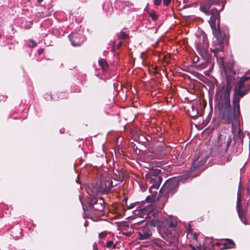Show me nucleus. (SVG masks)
I'll return each mask as SVG.
<instances>
[{
	"instance_id": "f257e3e1",
	"label": "nucleus",
	"mask_w": 250,
	"mask_h": 250,
	"mask_svg": "<svg viewBox=\"0 0 250 250\" xmlns=\"http://www.w3.org/2000/svg\"><path fill=\"white\" fill-rule=\"evenodd\" d=\"M227 0H205L200 4V10L207 15H210L208 21L212 29L214 37L210 52L214 53L217 60L223 62V56L220 53L223 52L224 44L227 41V35L219 29H216L217 21L220 18V12L224 8Z\"/></svg>"
},
{
	"instance_id": "f03ea898",
	"label": "nucleus",
	"mask_w": 250,
	"mask_h": 250,
	"mask_svg": "<svg viewBox=\"0 0 250 250\" xmlns=\"http://www.w3.org/2000/svg\"><path fill=\"white\" fill-rule=\"evenodd\" d=\"M226 78V84L221 86V95L218 103V107L220 110L224 109V116H226L228 124H231L233 133L237 132L240 136V119H241L240 106L233 104V110H231L230 104V94L232 86L235 80L234 72H224Z\"/></svg>"
},
{
	"instance_id": "7ed1b4c3",
	"label": "nucleus",
	"mask_w": 250,
	"mask_h": 250,
	"mask_svg": "<svg viewBox=\"0 0 250 250\" xmlns=\"http://www.w3.org/2000/svg\"><path fill=\"white\" fill-rule=\"evenodd\" d=\"M137 211L138 214L142 215L144 218H150L151 216L155 217L157 215L160 218L159 233L164 238L172 239L175 237V233L173 231V229L177 225L176 219L169 216L168 218L163 216L161 212L156 211L151 204L141 207Z\"/></svg>"
},
{
	"instance_id": "20e7f679",
	"label": "nucleus",
	"mask_w": 250,
	"mask_h": 250,
	"mask_svg": "<svg viewBox=\"0 0 250 250\" xmlns=\"http://www.w3.org/2000/svg\"><path fill=\"white\" fill-rule=\"evenodd\" d=\"M161 170L159 169H155L150 170L145 176L146 182L150 185L149 188L150 195L146 196V200L148 203H151L155 201L158 194V190L162 181V177L161 175Z\"/></svg>"
},
{
	"instance_id": "39448f33",
	"label": "nucleus",
	"mask_w": 250,
	"mask_h": 250,
	"mask_svg": "<svg viewBox=\"0 0 250 250\" xmlns=\"http://www.w3.org/2000/svg\"><path fill=\"white\" fill-rule=\"evenodd\" d=\"M179 185L178 179L174 177L167 180L159 190V201L162 203L159 205V208H163L165 203L169 197L172 196L177 190Z\"/></svg>"
},
{
	"instance_id": "423d86ee",
	"label": "nucleus",
	"mask_w": 250,
	"mask_h": 250,
	"mask_svg": "<svg viewBox=\"0 0 250 250\" xmlns=\"http://www.w3.org/2000/svg\"><path fill=\"white\" fill-rule=\"evenodd\" d=\"M199 158V157L197 156V158L193 161L189 172L188 173V175H183V177H184L185 179L189 177H196L204 170L203 166L208 159V157L206 156L204 158L202 157L200 161H198Z\"/></svg>"
},
{
	"instance_id": "0eeeda50",
	"label": "nucleus",
	"mask_w": 250,
	"mask_h": 250,
	"mask_svg": "<svg viewBox=\"0 0 250 250\" xmlns=\"http://www.w3.org/2000/svg\"><path fill=\"white\" fill-rule=\"evenodd\" d=\"M68 38L71 44L74 46H80L85 40V36L83 35V31L81 27L76 28L69 35Z\"/></svg>"
},
{
	"instance_id": "6e6552de",
	"label": "nucleus",
	"mask_w": 250,
	"mask_h": 250,
	"mask_svg": "<svg viewBox=\"0 0 250 250\" xmlns=\"http://www.w3.org/2000/svg\"><path fill=\"white\" fill-rule=\"evenodd\" d=\"M89 210L95 215H101L104 208V201L101 199L92 198L89 202Z\"/></svg>"
},
{
	"instance_id": "1a4fd4ad",
	"label": "nucleus",
	"mask_w": 250,
	"mask_h": 250,
	"mask_svg": "<svg viewBox=\"0 0 250 250\" xmlns=\"http://www.w3.org/2000/svg\"><path fill=\"white\" fill-rule=\"evenodd\" d=\"M196 48L201 56H206L208 53V42L206 35L200 36L196 41Z\"/></svg>"
},
{
	"instance_id": "9d476101",
	"label": "nucleus",
	"mask_w": 250,
	"mask_h": 250,
	"mask_svg": "<svg viewBox=\"0 0 250 250\" xmlns=\"http://www.w3.org/2000/svg\"><path fill=\"white\" fill-rule=\"evenodd\" d=\"M113 181L109 177L102 178L97 188L99 193H107L111 191Z\"/></svg>"
},
{
	"instance_id": "9b49d317",
	"label": "nucleus",
	"mask_w": 250,
	"mask_h": 250,
	"mask_svg": "<svg viewBox=\"0 0 250 250\" xmlns=\"http://www.w3.org/2000/svg\"><path fill=\"white\" fill-rule=\"evenodd\" d=\"M142 227H139V229L137 232L139 235V239L141 240H145L148 239L151 236V231L148 225H144L142 224Z\"/></svg>"
},
{
	"instance_id": "f8f14e48",
	"label": "nucleus",
	"mask_w": 250,
	"mask_h": 250,
	"mask_svg": "<svg viewBox=\"0 0 250 250\" xmlns=\"http://www.w3.org/2000/svg\"><path fill=\"white\" fill-rule=\"evenodd\" d=\"M247 94V92L242 89H234L232 98L233 104L236 105V106H240L239 100L244 96Z\"/></svg>"
},
{
	"instance_id": "ddd939ff",
	"label": "nucleus",
	"mask_w": 250,
	"mask_h": 250,
	"mask_svg": "<svg viewBox=\"0 0 250 250\" xmlns=\"http://www.w3.org/2000/svg\"><path fill=\"white\" fill-rule=\"evenodd\" d=\"M156 217L155 219L151 220L149 221H144V220L141 221L139 223H142V224L145 223V225H148L149 228L151 229L152 227H157L159 230L160 227V218L157 215H156Z\"/></svg>"
},
{
	"instance_id": "4468645a",
	"label": "nucleus",
	"mask_w": 250,
	"mask_h": 250,
	"mask_svg": "<svg viewBox=\"0 0 250 250\" xmlns=\"http://www.w3.org/2000/svg\"><path fill=\"white\" fill-rule=\"evenodd\" d=\"M11 235L15 239L21 238L22 237L21 229L19 226L12 228L11 230Z\"/></svg>"
},
{
	"instance_id": "2eb2a0df",
	"label": "nucleus",
	"mask_w": 250,
	"mask_h": 250,
	"mask_svg": "<svg viewBox=\"0 0 250 250\" xmlns=\"http://www.w3.org/2000/svg\"><path fill=\"white\" fill-rule=\"evenodd\" d=\"M98 62L100 68L102 70L103 75H105L107 73L108 68V64L107 61L104 59H101L99 60Z\"/></svg>"
},
{
	"instance_id": "dca6fc26",
	"label": "nucleus",
	"mask_w": 250,
	"mask_h": 250,
	"mask_svg": "<svg viewBox=\"0 0 250 250\" xmlns=\"http://www.w3.org/2000/svg\"><path fill=\"white\" fill-rule=\"evenodd\" d=\"M86 191L90 196H92L95 193H98V191L97 188L94 187L93 185L87 184L85 186Z\"/></svg>"
},
{
	"instance_id": "f3484780",
	"label": "nucleus",
	"mask_w": 250,
	"mask_h": 250,
	"mask_svg": "<svg viewBox=\"0 0 250 250\" xmlns=\"http://www.w3.org/2000/svg\"><path fill=\"white\" fill-rule=\"evenodd\" d=\"M103 10L107 14H111L113 11L112 4L109 0L105 1L103 4Z\"/></svg>"
},
{
	"instance_id": "a211bd4d",
	"label": "nucleus",
	"mask_w": 250,
	"mask_h": 250,
	"mask_svg": "<svg viewBox=\"0 0 250 250\" xmlns=\"http://www.w3.org/2000/svg\"><path fill=\"white\" fill-rule=\"evenodd\" d=\"M125 177V174L123 171L119 172V174L117 175L115 174L113 175L112 179H113L115 181L117 182H122Z\"/></svg>"
},
{
	"instance_id": "6ab92c4d",
	"label": "nucleus",
	"mask_w": 250,
	"mask_h": 250,
	"mask_svg": "<svg viewBox=\"0 0 250 250\" xmlns=\"http://www.w3.org/2000/svg\"><path fill=\"white\" fill-rule=\"evenodd\" d=\"M237 212L238 213L239 219L241 220L242 222H244L243 218L246 217H245L246 213V211L243 209H239V210H237Z\"/></svg>"
},
{
	"instance_id": "aec40b11",
	"label": "nucleus",
	"mask_w": 250,
	"mask_h": 250,
	"mask_svg": "<svg viewBox=\"0 0 250 250\" xmlns=\"http://www.w3.org/2000/svg\"><path fill=\"white\" fill-rule=\"evenodd\" d=\"M234 245L235 244L232 240L229 239L227 243L224 244V247L225 249H229L232 248Z\"/></svg>"
},
{
	"instance_id": "412c9836",
	"label": "nucleus",
	"mask_w": 250,
	"mask_h": 250,
	"mask_svg": "<svg viewBox=\"0 0 250 250\" xmlns=\"http://www.w3.org/2000/svg\"><path fill=\"white\" fill-rule=\"evenodd\" d=\"M245 82L242 78V77L239 80V82L238 83V86L236 87L234 89H242V88L244 87V83Z\"/></svg>"
},
{
	"instance_id": "4be33fe9",
	"label": "nucleus",
	"mask_w": 250,
	"mask_h": 250,
	"mask_svg": "<svg viewBox=\"0 0 250 250\" xmlns=\"http://www.w3.org/2000/svg\"><path fill=\"white\" fill-rule=\"evenodd\" d=\"M125 4V7L126 6H127V7H130L132 5H133V3H132L130 1H119L118 2H117V4Z\"/></svg>"
},
{
	"instance_id": "5701e85b",
	"label": "nucleus",
	"mask_w": 250,
	"mask_h": 250,
	"mask_svg": "<svg viewBox=\"0 0 250 250\" xmlns=\"http://www.w3.org/2000/svg\"><path fill=\"white\" fill-rule=\"evenodd\" d=\"M242 209L241 205V199L240 196L239 195V192L237 194V200L236 202V210H239V209Z\"/></svg>"
},
{
	"instance_id": "b1692460",
	"label": "nucleus",
	"mask_w": 250,
	"mask_h": 250,
	"mask_svg": "<svg viewBox=\"0 0 250 250\" xmlns=\"http://www.w3.org/2000/svg\"><path fill=\"white\" fill-rule=\"evenodd\" d=\"M128 35L126 33V32L124 31H121L118 34V37L121 39H127Z\"/></svg>"
},
{
	"instance_id": "393cba45",
	"label": "nucleus",
	"mask_w": 250,
	"mask_h": 250,
	"mask_svg": "<svg viewBox=\"0 0 250 250\" xmlns=\"http://www.w3.org/2000/svg\"><path fill=\"white\" fill-rule=\"evenodd\" d=\"M231 142V136H229L227 138H226V148L225 149V152H226L228 149L229 148L230 144Z\"/></svg>"
},
{
	"instance_id": "a878e982",
	"label": "nucleus",
	"mask_w": 250,
	"mask_h": 250,
	"mask_svg": "<svg viewBox=\"0 0 250 250\" xmlns=\"http://www.w3.org/2000/svg\"><path fill=\"white\" fill-rule=\"evenodd\" d=\"M119 0H116L115 2V7L116 9L119 10H122L123 9H124L125 8V4H117V2Z\"/></svg>"
},
{
	"instance_id": "bb28decb",
	"label": "nucleus",
	"mask_w": 250,
	"mask_h": 250,
	"mask_svg": "<svg viewBox=\"0 0 250 250\" xmlns=\"http://www.w3.org/2000/svg\"><path fill=\"white\" fill-rule=\"evenodd\" d=\"M208 63L207 62H205L199 64L197 67L199 68V69H203L208 67Z\"/></svg>"
},
{
	"instance_id": "cd10ccee",
	"label": "nucleus",
	"mask_w": 250,
	"mask_h": 250,
	"mask_svg": "<svg viewBox=\"0 0 250 250\" xmlns=\"http://www.w3.org/2000/svg\"><path fill=\"white\" fill-rule=\"evenodd\" d=\"M44 98L46 101H50L52 99L56 100L55 97H52L51 93H46L44 95Z\"/></svg>"
},
{
	"instance_id": "c85d7f7f",
	"label": "nucleus",
	"mask_w": 250,
	"mask_h": 250,
	"mask_svg": "<svg viewBox=\"0 0 250 250\" xmlns=\"http://www.w3.org/2000/svg\"><path fill=\"white\" fill-rule=\"evenodd\" d=\"M106 246L108 248H111L112 247L113 248H115L116 247V245L114 244L113 241L110 240V241H108V242H107V243L106 244Z\"/></svg>"
},
{
	"instance_id": "c756f323",
	"label": "nucleus",
	"mask_w": 250,
	"mask_h": 250,
	"mask_svg": "<svg viewBox=\"0 0 250 250\" xmlns=\"http://www.w3.org/2000/svg\"><path fill=\"white\" fill-rule=\"evenodd\" d=\"M49 15H50V14L44 15V13L43 12H39L36 14L37 17L39 18H44V17L48 16Z\"/></svg>"
},
{
	"instance_id": "7c9ffc66",
	"label": "nucleus",
	"mask_w": 250,
	"mask_h": 250,
	"mask_svg": "<svg viewBox=\"0 0 250 250\" xmlns=\"http://www.w3.org/2000/svg\"><path fill=\"white\" fill-rule=\"evenodd\" d=\"M150 17L151 18L153 21H156L157 20V15L154 11L151 12L149 14Z\"/></svg>"
},
{
	"instance_id": "2f4dec72",
	"label": "nucleus",
	"mask_w": 250,
	"mask_h": 250,
	"mask_svg": "<svg viewBox=\"0 0 250 250\" xmlns=\"http://www.w3.org/2000/svg\"><path fill=\"white\" fill-rule=\"evenodd\" d=\"M28 45L30 47H34L37 45V43L33 40H30L28 43Z\"/></svg>"
},
{
	"instance_id": "473e14b6",
	"label": "nucleus",
	"mask_w": 250,
	"mask_h": 250,
	"mask_svg": "<svg viewBox=\"0 0 250 250\" xmlns=\"http://www.w3.org/2000/svg\"><path fill=\"white\" fill-rule=\"evenodd\" d=\"M107 232L106 231H103L99 233V237L100 239H102L104 237H105L106 235Z\"/></svg>"
},
{
	"instance_id": "72a5a7b5",
	"label": "nucleus",
	"mask_w": 250,
	"mask_h": 250,
	"mask_svg": "<svg viewBox=\"0 0 250 250\" xmlns=\"http://www.w3.org/2000/svg\"><path fill=\"white\" fill-rule=\"evenodd\" d=\"M244 91L247 92V94L250 91V84L245 86V90Z\"/></svg>"
},
{
	"instance_id": "f704fd0d",
	"label": "nucleus",
	"mask_w": 250,
	"mask_h": 250,
	"mask_svg": "<svg viewBox=\"0 0 250 250\" xmlns=\"http://www.w3.org/2000/svg\"><path fill=\"white\" fill-rule=\"evenodd\" d=\"M162 0H154V4L157 6L159 5L161 3Z\"/></svg>"
},
{
	"instance_id": "c9c22d12",
	"label": "nucleus",
	"mask_w": 250,
	"mask_h": 250,
	"mask_svg": "<svg viewBox=\"0 0 250 250\" xmlns=\"http://www.w3.org/2000/svg\"><path fill=\"white\" fill-rule=\"evenodd\" d=\"M171 0H163L164 4L166 6H167L171 2Z\"/></svg>"
},
{
	"instance_id": "e433bc0d",
	"label": "nucleus",
	"mask_w": 250,
	"mask_h": 250,
	"mask_svg": "<svg viewBox=\"0 0 250 250\" xmlns=\"http://www.w3.org/2000/svg\"><path fill=\"white\" fill-rule=\"evenodd\" d=\"M137 203H133L130 204V205L128 207V209L133 208Z\"/></svg>"
},
{
	"instance_id": "4c0bfd02",
	"label": "nucleus",
	"mask_w": 250,
	"mask_h": 250,
	"mask_svg": "<svg viewBox=\"0 0 250 250\" xmlns=\"http://www.w3.org/2000/svg\"><path fill=\"white\" fill-rule=\"evenodd\" d=\"M242 78L244 80V81L245 82H246L249 80H250V76L247 77V76H243L242 77Z\"/></svg>"
},
{
	"instance_id": "58836bf2",
	"label": "nucleus",
	"mask_w": 250,
	"mask_h": 250,
	"mask_svg": "<svg viewBox=\"0 0 250 250\" xmlns=\"http://www.w3.org/2000/svg\"><path fill=\"white\" fill-rule=\"evenodd\" d=\"M59 94H60V95H59V96L58 97V99H63V98H64V95L65 94V93H62V92H61V93H60Z\"/></svg>"
},
{
	"instance_id": "ea45409f",
	"label": "nucleus",
	"mask_w": 250,
	"mask_h": 250,
	"mask_svg": "<svg viewBox=\"0 0 250 250\" xmlns=\"http://www.w3.org/2000/svg\"><path fill=\"white\" fill-rule=\"evenodd\" d=\"M118 182H117V181H115V182H113V184H112V188L113 187H116V186H117L118 185V184H119V183H118Z\"/></svg>"
},
{
	"instance_id": "a19ab883",
	"label": "nucleus",
	"mask_w": 250,
	"mask_h": 250,
	"mask_svg": "<svg viewBox=\"0 0 250 250\" xmlns=\"http://www.w3.org/2000/svg\"><path fill=\"white\" fill-rule=\"evenodd\" d=\"M189 247L191 248L192 250H197L192 244H190Z\"/></svg>"
},
{
	"instance_id": "79ce46f5",
	"label": "nucleus",
	"mask_w": 250,
	"mask_h": 250,
	"mask_svg": "<svg viewBox=\"0 0 250 250\" xmlns=\"http://www.w3.org/2000/svg\"><path fill=\"white\" fill-rule=\"evenodd\" d=\"M43 51V49H39L38 51V53L39 55L41 54Z\"/></svg>"
},
{
	"instance_id": "37998d69",
	"label": "nucleus",
	"mask_w": 250,
	"mask_h": 250,
	"mask_svg": "<svg viewBox=\"0 0 250 250\" xmlns=\"http://www.w3.org/2000/svg\"><path fill=\"white\" fill-rule=\"evenodd\" d=\"M93 250H98L97 246L96 244H94L93 246Z\"/></svg>"
},
{
	"instance_id": "c03bdc74",
	"label": "nucleus",
	"mask_w": 250,
	"mask_h": 250,
	"mask_svg": "<svg viewBox=\"0 0 250 250\" xmlns=\"http://www.w3.org/2000/svg\"><path fill=\"white\" fill-rule=\"evenodd\" d=\"M243 221H244V222H242L243 223H244L245 225H247V219H246V217H244L243 218Z\"/></svg>"
},
{
	"instance_id": "a18cd8bd",
	"label": "nucleus",
	"mask_w": 250,
	"mask_h": 250,
	"mask_svg": "<svg viewBox=\"0 0 250 250\" xmlns=\"http://www.w3.org/2000/svg\"><path fill=\"white\" fill-rule=\"evenodd\" d=\"M192 238H193V239H195V240H196V239H197V235H196V233H194V234L193 235Z\"/></svg>"
},
{
	"instance_id": "49530a36",
	"label": "nucleus",
	"mask_w": 250,
	"mask_h": 250,
	"mask_svg": "<svg viewBox=\"0 0 250 250\" xmlns=\"http://www.w3.org/2000/svg\"><path fill=\"white\" fill-rule=\"evenodd\" d=\"M231 157L230 156H229L228 157H227V162H229L230 160H231Z\"/></svg>"
},
{
	"instance_id": "de8ad7c7",
	"label": "nucleus",
	"mask_w": 250,
	"mask_h": 250,
	"mask_svg": "<svg viewBox=\"0 0 250 250\" xmlns=\"http://www.w3.org/2000/svg\"><path fill=\"white\" fill-rule=\"evenodd\" d=\"M88 225V223L87 221H85V223H84V226L86 227Z\"/></svg>"
},
{
	"instance_id": "09e8293b",
	"label": "nucleus",
	"mask_w": 250,
	"mask_h": 250,
	"mask_svg": "<svg viewBox=\"0 0 250 250\" xmlns=\"http://www.w3.org/2000/svg\"><path fill=\"white\" fill-rule=\"evenodd\" d=\"M60 132H61V133H63V132H64V129H60Z\"/></svg>"
},
{
	"instance_id": "8fccbe9b",
	"label": "nucleus",
	"mask_w": 250,
	"mask_h": 250,
	"mask_svg": "<svg viewBox=\"0 0 250 250\" xmlns=\"http://www.w3.org/2000/svg\"><path fill=\"white\" fill-rule=\"evenodd\" d=\"M43 0H37V1L39 2V3H41Z\"/></svg>"
},
{
	"instance_id": "3c124183",
	"label": "nucleus",
	"mask_w": 250,
	"mask_h": 250,
	"mask_svg": "<svg viewBox=\"0 0 250 250\" xmlns=\"http://www.w3.org/2000/svg\"><path fill=\"white\" fill-rule=\"evenodd\" d=\"M3 98L4 99V100H6L7 97L6 96H3Z\"/></svg>"
},
{
	"instance_id": "603ef678",
	"label": "nucleus",
	"mask_w": 250,
	"mask_h": 250,
	"mask_svg": "<svg viewBox=\"0 0 250 250\" xmlns=\"http://www.w3.org/2000/svg\"><path fill=\"white\" fill-rule=\"evenodd\" d=\"M83 209L84 211L85 212V208H84V207L83 206Z\"/></svg>"
},
{
	"instance_id": "864d4df0",
	"label": "nucleus",
	"mask_w": 250,
	"mask_h": 250,
	"mask_svg": "<svg viewBox=\"0 0 250 250\" xmlns=\"http://www.w3.org/2000/svg\"><path fill=\"white\" fill-rule=\"evenodd\" d=\"M83 78H85V75H83Z\"/></svg>"
},
{
	"instance_id": "5fc2aeb1",
	"label": "nucleus",
	"mask_w": 250,
	"mask_h": 250,
	"mask_svg": "<svg viewBox=\"0 0 250 250\" xmlns=\"http://www.w3.org/2000/svg\"><path fill=\"white\" fill-rule=\"evenodd\" d=\"M122 44V42H120V43H119V45H121Z\"/></svg>"
},
{
	"instance_id": "6e6d98bb",
	"label": "nucleus",
	"mask_w": 250,
	"mask_h": 250,
	"mask_svg": "<svg viewBox=\"0 0 250 250\" xmlns=\"http://www.w3.org/2000/svg\"><path fill=\"white\" fill-rule=\"evenodd\" d=\"M1 34L0 33V38L1 37Z\"/></svg>"
}]
</instances>
